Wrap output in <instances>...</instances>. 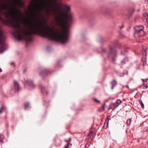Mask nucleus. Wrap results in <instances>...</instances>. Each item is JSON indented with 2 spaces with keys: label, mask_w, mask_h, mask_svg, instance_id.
Returning <instances> with one entry per match:
<instances>
[{
  "label": "nucleus",
  "mask_w": 148,
  "mask_h": 148,
  "mask_svg": "<svg viewBox=\"0 0 148 148\" xmlns=\"http://www.w3.org/2000/svg\"><path fill=\"white\" fill-rule=\"evenodd\" d=\"M64 8L65 11L60 12L55 17L56 24L62 29L60 33L53 27L48 26L46 19L24 20L20 17L22 16V12L14 6H11L10 10L6 12L5 15L7 18H12L9 25L13 28L12 34L18 40H25L32 34L40 33L51 40L64 43L69 39L70 23L73 21L72 14L69 11L70 7L65 5Z\"/></svg>",
  "instance_id": "1"
},
{
  "label": "nucleus",
  "mask_w": 148,
  "mask_h": 148,
  "mask_svg": "<svg viewBox=\"0 0 148 148\" xmlns=\"http://www.w3.org/2000/svg\"><path fill=\"white\" fill-rule=\"evenodd\" d=\"M11 6L10 5H7L5 3L2 4L1 6V9L0 8V12H2L3 10H7L9 11L10 10ZM4 38V36L3 32L0 29V44H3Z\"/></svg>",
  "instance_id": "2"
},
{
  "label": "nucleus",
  "mask_w": 148,
  "mask_h": 148,
  "mask_svg": "<svg viewBox=\"0 0 148 148\" xmlns=\"http://www.w3.org/2000/svg\"><path fill=\"white\" fill-rule=\"evenodd\" d=\"M111 47L110 48V51L108 53V56L109 59L111 60L112 61L114 62L116 59L117 52L114 49Z\"/></svg>",
  "instance_id": "3"
},
{
  "label": "nucleus",
  "mask_w": 148,
  "mask_h": 148,
  "mask_svg": "<svg viewBox=\"0 0 148 148\" xmlns=\"http://www.w3.org/2000/svg\"><path fill=\"white\" fill-rule=\"evenodd\" d=\"M144 27L142 26H137L134 28L136 31L134 34V36L136 37H139L140 36L144 35Z\"/></svg>",
  "instance_id": "4"
},
{
  "label": "nucleus",
  "mask_w": 148,
  "mask_h": 148,
  "mask_svg": "<svg viewBox=\"0 0 148 148\" xmlns=\"http://www.w3.org/2000/svg\"><path fill=\"white\" fill-rule=\"evenodd\" d=\"M26 83L32 89H34L35 87V85L34 84L32 80L27 79L25 80Z\"/></svg>",
  "instance_id": "5"
},
{
  "label": "nucleus",
  "mask_w": 148,
  "mask_h": 148,
  "mask_svg": "<svg viewBox=\"0 0 148 148\" xmlns=\"http://www.w3.org/2000/svg\"><path fill=\"white\" fill-rule=\"evenodd\" d=\"M51 73V72L49 70L46 69H44L41 71L40 73V75L42 77H44L46 75H47Z\"/></svg>",
  "instance_id": "6"
},
{
  "label": "nucleus",
  "mask_w": 148,
  "mask_h": 148,
  "mask_svg": "<svg viewBox=\"0 0 148 148\" xmlns=\"http://www.w3.org/2000/svg\"><path fill=\"white\" fill-rule=\"evenodd\" d=\"M14 89L16 92H18L20 90L19 84L18 83L15 81H14Z\"/></svg>",
  "instance_id": "7"
},
{
  "label": "nucleus",
  "mask_w": 148,
  "mask_h": 148,
  "mask_svg": "<svg viewBox=\"0 0 148 148\" xmlns=\"http://www.w3.org/2000/svg\"><path fill=\"white\" fill-rule=\"evenodd\" d=\"M112 44L113 45L115 46H119L121 45V43L117 39L114 40L112 42Z\"/></svg>",
  "instance_id": "8"
},
{
  "label": "nucleus",
  "mask_w": 148,
  "mask_h": 148,
  "mask_svg": "<svg viewBox=\"0 0 148 148\" xmlns=\"http://www.w3.org/2000/svg\"><path fill=\"white\" fill-rule=\"evenodd\" d=\"M39 86L41 89V92L43 94L45 93L47 95L48 94V93L45 89L44 86L42 85H40Z\"/></svg>",
  "instance_id": "9"
},
{
  "label": "nucleus",
  "mask_w": 148,
  "mask_h": 148,
  "mask_svg": "<svg viewBox=\"0 0 148 148\" xmlns=\"http://www.w3.org/2000/svg\"><path fill=\"white\" fill-rule=\"evenodd\" d=\"M31 108L30 104L29 103L27 102L24 104V108L25 110H28Z\"/></svg>",
  "instance_id": "10"
},
{
  "label": "nucleus",
  "mask_w": 148,
  "mask_h": 148,
  "mask_svg": "<svg viewBox=\"0 0 148 148\" xmlns=\"http://www.w3.org/2000/svg\"><path fill=\"white\" fill-rule=\"evenodd\" d=\"M111 84L112 85L111 89L113 90L114 88L117 85V82L115 80H114L111 82Z\"/></svg>",
  "instance_id": "11"
},
{
  "label": "nucleus",
  "mask_w": 148,
  "mask_h": 148,
  "mask_svg": "<svg viewBox=\"0 0 148 148\" xmlns=\"http://www.w3.org/2000/svg\"><path fill=\"white\" fill-rule=\"evenodd\" d=\"M121 100L120 99H118L117 100L115 103H112L111 104L114 105L115 106H117L121 103Z\"/></svg>",
  "instance_id": "12"
},
{
  "label": "nucleus",
  "mask_w": 148,
  "mask_h": 148,
  "mask_svg": "<svg viewBox=\"0 0 148 148\" xmlns=\"http://www.w3.org/2000/svg\"><path fill=\"white\" fill-rule=\"evenodd\" d=\"M8 49V47H0V53H2Z\"/></svg>",
  "instance_id": "13"
},
{
  "label": "nucleus",
  "mask_w": 148,
  "mask_h": 148,
  "mask_svg": "<svg viewBox=\"0 0 148 148\" xmlns=\"http://www.w3.org/2000/svg\"><path fill=\"white\" fill-rule=\"evenodd\" d=\"M144 47H143L142 51L143 55H144L145 56L147 55L146 49H147V48L146 49L144 48Z\"/></svg>",
  "instance_id": "14"
},
{
  "label": "nucleus",
  "mask_w": 148,
  "mask_h": 148,
  "mask_svg": "<svg viewBox=\"0 0 148 148\" xmlns=\"http://www.w3.org/2000/svg\"><path fill=\"white\" fill-rule=\"evenodd\" d=\"M128 61V58L127 57H125L122 61L121 62L122 64H125Z\"/></svg>",
  "instance_id": "15"
},
{
  "label": "nucleus",
  "mask_w": 148,
  "mask_h": 148,
  "mask_svg": "<svg viewBox=\"0 0 148 148\" xmlns=\"http://www.w3.org/2000/svg\"><path fill=\"white\" fill-rule=\"evenodd\" d=\"M52 50V47H47L46 50L48 52H50Z\"/></svg>",
  "instance_id": "16"
},
{
  "label": "nucleus",
  "mask_w": 148,
  "mask_h": 148,
  "mask_svg": "<svg viewBox=\"0 0 148 148\" xmlns=\"http://www.w3.org/2000/svg\"><path fill=\"white\" fill-rule=\"evenodd\" d=\"M128 48H125V51L124 52V53H123V52L122 51H121V55H124L127 52H128Z\"/></svg>",
  "instance_id": "17"
},
{
  "label": "nucleus",
  "mask_w": 148,
  "mask_h": 148,
  "mask_svg": "<svg viewBox=\"0 0 148 148\" xmlns=\"http://www.w3.org/2000/svg\"><path fill=\"white\" fill-rule=\"evenodd\" d=\"M3 137V135L2 134H0V143H3V140L2 137Z\"/></svg>",
  "instance_id": "18"
},
{
  "label": "nucleus",
  "mask_w": 148,
  "mask_h": 148,
  "mask_svg": "<svg viewBox=\"0 0 148 148\" xmlns=\"http://www.w3.org/2000/svg\"><path fill=\"white\" fill-rule=\"evenodd\" d=\"M139 102H140V105H141L142 108H144V104L142 102V100H139Z\"/></svg>",
  "instance_id": "19"
},
{
  "label": "nucleus",
  "mask_w": 148,
  "mask_h": 148,
  "mask_svg": "<svg viewBox=\"0 0 148 148\" xmlns=\"http://www.w3.org/2000/svg\"><path fill=\"white\" fill-rule=\"evenodd\" d=\"M5 108L3 106H2L0 109V114L2 113V111L5 110Z\"/></svg>",
  "instance_id": "20"
},
{
  "label": "nucleus",
  "mask_w": 148,
  "mask_h": 148,
  "mask_svg": "<svg viewBox=\"0 0 148 148\" xmlns=\"http://www.w3.org/2000/svg\"><path fill=\"white\" fill-rule=\"evenodd\" d=\"M131 122V119H128L127 121V123L128 125L130 124Z\"/></svg>",
  "instance_id": "21"
},
{
  "label": "nucleus",
  "mask_w": 148,
  "mask_h": 148,
  "mask_svg": "<svg viewBox=\"0 0 148 148\" xmlns=\"http://www.w3.org/2000/svg\"><path fill=\"white\" fill-rule=\"evenodd\" d=\"M143 16H144L145 17L146 19H147V18H148V14L147 13H146L143 14Z\"/></svg>",
  "instance_id": "22"
},
{
  "label": "nucleus",
  "mask_w": 148,
  "mask_h": 148,
  "mask_svg": "<svg viewBox=\"0 0 148 148\" xmlns=\"http://www.w3.org/2000/svg\"><path fill=\"white\" fill-rule=\"evenodd\" d=\"M71 140V138H69L68 140H64V141L65 142L67 143L70 142Z\"/></svg>",
  "instance_id": "23"
},
{
  "label": "nucleus",
  "mask_w": 148,
  "mask_h": 148,
  "mask_svg": "<svg viewBox=\"0 0 148 148\" xmlns=\"http://www.w3.org/2000/svg\"><path fill=\"white\" fill-rule=\"evenodd\" d=\"M92 132H91L88 135V136L90 138L92 136Z\"/></svg>",
  "instance_id": "24"
},
{
  "label": "nucleus",
  "mask_w": 148,
  "mask_h": 148,
  "mask_svg": "<svg viewBox=\"0 0 148 148\" xmlns=\"http://www.w3.org/2000/svg\"><path fill=\"white\" fill-rule=\"evenodd\" d=\"M94 100L95 101V102H97V103H100V101L96 99H94Z\"/></svg>",
  "instance_id": "25"
},
{
  "label": "nucleus",
  "mask_w": 148,
  "mask_h": 148,
  "mask_svg": "<svg viewBox=\"0 0 148 148\" xmlns=\"http://www.w3.org/2000/svg\"><path fill=\"white\" fill-rule=\"evenodd\" d=\"M102 109L103 110H105V104L102 105L101 106Z\"/></svg>",
  "instance_id": "26"
},
{
  "label": "nucleus",
  "mask_w": 148,
  "mask_h": 148,
  "mask_svg": "<svg viewBox=\"0 0 148 148\" xmlns=\"http://www.w3.org/2000/svg\"><path fill=\"white\" fill-rule=\"evenodd\" d=\"M79 37L80 38H82L84 37V35H83L82 33L79 36Z\"/></svg>",
  "instance_id": "27"
},
{
  "label": "nucleus",
  "mask_w": 148,
  "mask_h": 148,
  "mask_svg": "<svg viewBox=\"0 0 148 148\" xmlns=\"http://www.w3.org/2000/svg\"><path fill=\"white\" fill-rule=\"evenodd\" d=\"M110 119H108V117H107V119H106V121H108V122H107V124L108 125V124L109 121V120H110Z\"/></svg>",
  "instance_id": "28"
},
{
  "label": "nucleus",
  "mask_w": 148,
  "mask_h": 148,
  "mask_svg": "<svg viewBox=\"0 0 148 148\" xmlns=\"http://www.w3.org/2000/svg\"><path fill=\"white\" fill-rule=\"evenodd\" d=\"M102 51L104 52L107 53V51L105 49H102Z\"/></svg>",
  "instance_id": "29"
},
{
  "label": "nucleus",
  "mask_w": 148,
  "mask_h": 148,
  "mask_svg": "<svg viewBox=\"0 0 148 148\" xmlns=\"http://www.w3.org/2000/svg\"><path fill=\"white\" fill-rule=\"evenodd\" d=\"M69 146H68V145H66L64 148H68Z\"/></svg>",
  "instance_id": "30"
},
{
  "label": "nucleus",
  "mask_w": 148,
  "mask_h": 148,
  "mask_svg": "<svg viewBox=\"0 0 148 148\" xmlns=\"http://www.w3.org/2000/svg\"><path fill=\"white\" fill-rule=\"evenodd\" d=\"M146 25H147V27H148V21H147V23H146Z\"/></svg>",
  "instance_id": "31"
},
{
  "label": "nucleus",
  "mask_w": 148,
  "mask_h": 148,
  "mask_svg": "<svg viewBox=\"0 0 148 148\" xmlns=\"http://www.w3.org/2000/svg\"><path fill=\"white\" fill-rule=\"evenodd\" d=\"M66 145H68V146H69V145H71L70 143V142L67 143Z\"/></svg>",
  "instance_id": "32"
},
{
  "label": "nucleus",
  "mask_w": 148,
  "mask_h": 148,
  "mask_svg": "<svg viewBox=\"0 0 148 148\" xmlns=\"http://www.w3.org/2000/svg\"><path fill=\"white\" fill-rule=\"evenodd\" d=\"M43 101H44L45 104V103H47V102L46 101L45 99H43Z\"/></svg>",
  "instance_id": "33"
},
{
  "label": "nucleus",
  "mask_w": 148,
  "mask_h": 148,
  "mask_svg": "<svg viewBox=\"0 0 148 148\" xmlns=\"http://www.w3.org/2000/svg\"><path fill=\"white\" fill-rule=\"evenodd\" d=\"M145 87L146 89H147V88H148V86H147V85H146L145 86Z\"/></svg>",
  "instance_id": "34"
},
{
  "label": "nucleus",
  "mask_w": 148,
  "mask_h": 148,
  "mask_svg": "<svg viewBox=\"0 0 148 148\" xmlns=\"http://www.w3.org/2000/svg\"><path fill=\"white\" fill-rule=\"evenodd\" d=\"M123 27H124L123 25H122L121 26V27H120V28L121 29H122L123 28Z\"/></svg>",
  "instance_id": "35"
},
{
  "label": "nucleus",
  "mask_w": 148,
  "mask_h": 148,
  "mask_svg": "<svg viewBox=\"0 0 148 148\" xmlns=\"http://www.w3.org/2000/svg\"><path fill=\"white\" fill-rule=\"evenodd\" d=\"M2 71V70L1 68H0V72H1Z\"/></svg>",
  "instance_id": "36"
},
{
  "label": "nucleus",
  "mask_w": 148,
  "mask_h": 148,
  "mask_svg": "<svg viewBox=\"0 0 148 148\" xmlns=\"http://www.w3.org/2000/svg\"><path fill=\"white\" fill-rule=\"evenodd\" d=\"M14 64L13 62L11 63L10 64L11 65H12V64Z\"/></svg>",
  "instance_id": "37"
},
{
  "label": "nucleus",
  "mask_w": 148,
  "mask_h": 148,
  "mask_svg": "<svg viewBox=\"0 0 148 148\" xmlns=\"http://www.w3.org/2000/svg\"><path fill=\"white\" fill-rule=\"evenodd\" d=\"M142 80H143V82H144V81H145V79H142Z\"/></svg>",
  "instance_id": "38"
},
{
  "label": "nucleus",
  "mask_w": 148,
  "mask_h": 148,
  "mask_svg": "<svg viewBox=\"0 0 148 148\" xmlns=\"http://www.w3.org/2000/svg\"><path fill=\"white\" fill-rule=\"evenodd\" d=\"M60 62V61H58V62H57L58 64Z\"/></svg>",
  "instance_id": "39"
},
{
  "label": "nucleus",
  "mask_w": 148,
  "mask_h": 148,
  "mask_svg": "<svg viewBox=\"0 0 148 148\" xmlns=\"http://www.w3.org/2000/svg\"><path fill=\"white\" fill-rule=\"evenodd\" d=\"M146 81H147L148 80V78L145 79Z\"/></svg>",
  "instance_id": "40"
}]
</instances>
